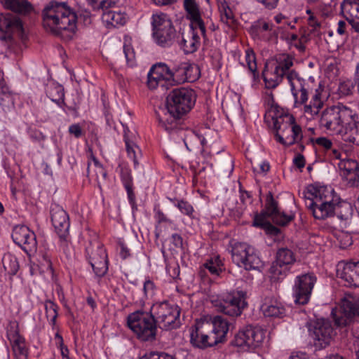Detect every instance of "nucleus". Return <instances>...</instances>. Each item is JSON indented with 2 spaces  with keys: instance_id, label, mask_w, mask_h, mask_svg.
<instances>
[{
  "instance_id": "f257e3e1",
  "label": "nucleus",
  "mask_w": 359,
  "mask_h": 359,
  "mask_svg": "<svg viewBox=\"0 0 359 359\" xmlns=\"http://www.w3.org/2000/svg\"><path fill=\"white\" fill-rule=\"evenodd\" d=\"M196 97L192 89H173L166 97L165 107L156 111L160 126L169 133H184L181 118L194 106Z\"/></svg>"
},
{
  "instance_id": "f03ea898",
  "label": "nucleus",
  "mask_w": 359,
  "mask_h": 359,
  "mask_svg": "<svg viewBox=\"0 0 359 359\" xmlns=\"http://www.w3.org/2000/svg\"><path fill=\"white\" fill-rule=\"evenodd\" d=\"M306 205L316 219L334 217L340 205V197L331 187L311 184L304 191Z\"/></svg>"
},
{
  "instance_id": "7ed1b4c3",
  "label": "nucleus",
  "mask_w": 359,
  "mask_h": 359,
  "mask_svg": "<svg viewBox=\"0 0 359 359\" xmlns=\"http://www.w3.org/2000/svg\"><path fill=\"white\" fill-rule=\"evenodd\" d=\"M229 322L221 316H214L210 321H196L190 332V341L195 347L205 349L226 340Z\"/></svg>"
},
{
  "instance_id": "20e7f679",
  "label": "nucleus",
  "mask_w": 359,
  "mask_h": 359,
  "mask_svg": "<svg viewBox=\"0 0 359 359\" xmlns=\"http://www.w3.org/2000/svg\"><path fill=\"white\" fill-rule=\"evenodd\" d=\"M43 25L47 32L60 35L62 31L74 33L77 15L67 2L51 1L42 12Z\"/></svg>"
},
{
  "instance_id": "39448f33",
  "label": "nucleus",
  "mask_w": 359,
  "mask_h": 359,
  "mask_svg": "<svg viewBox=\"0 0 359 359\" xmlns=\"http://www.w3.org/2000/svg\"><path fill=\"white\" fill-rule=\"evenodd\" d=\"M287 81L291 87V92L294 99V106L303 105V111L308 118H314L318 116L320 110L324 105L321 100V93L316 89L312 95L311 101L308 103L309 85L306 81L300 78L296 72H291L287 75Z\"/></svg>"
},
{
  "instance_id": "423d86ee",
  "label": "nucleus",
  "mask_w": 359,
  "mask_h": 359,
  "mask_svg": "<svg viewBox=\"0 0 359 359\" xmlns=\"http://www.w3.org/2000/svg\"><path fill=\"white\" fill-rule=\"evenodd\" d=\"M24 30L18 15L11 13H0V40L4 43L8 53L20 54L21 46L16 38L23 40Z\"/></svg>"
},
{
  "instance_id": "0eeeda50",
  "label": "nucleus",
  "mask_w": 359,
  "mask_h": 359,
  "mask_svg": "<svg viewBox=\"0 0 359 359\" xmlns=\"http://www.w3.org/2000/svg\"><path fill=\"white\" fill-rule=\"evenodd\" d=\"M355 111L343 104H337L325 109L319 116V126L336 134L347 131V127L353 122Z\"/></svg>"
},
{
  "instance_id": "6e6552de",
  "label": "nucleus",
  "mask_w": 359,
  "mask_h": 359,
  "mask_svg": "<svg viewBox=\"0 0 359 359\" xmlns=\"http://www.w3.org/2000/svg\"><path fill=\"white\" fill-rule=\"evenodd\" d=\"M127 323L140 340L148 341L155 339L157 324L151 313L137 311L128 316Z\"/></svg>"
},
{
  "instance_id": "1a4fd4ad",
  "label": "nucleus",
  "mask_w": 359,
  "mask_h": 359,
  "mask_svg": "<svg viewBox=\"0 0 359 359\" xmlns=\"http://www.w3.org/2000/svg\"><path fill=\"white\" fill-rule=\"evenodd\" d=\"M152 37L161 47H169L177 39L178 32L170 19L165 13L153 14L151 17Z\"/></svg>"
},
{
  "instance_id": "9d476101",
  "label": "nucleus",
  "mask_w": 359,
  "mask_h": 359,
  "mask_svg": "<svg viewBox=\"0 0 359 359\" xmlns=\"http://www.w3.org/2000/svg\"><path fill=\"white\" fill-rule=\"evenodd\" d=\"M231 258L238 266L247 271H260L263 263L257 252L252 246L245 243H236L231 250Z\"/></svg>"
},
{
  "instance_id": "9b49d317",
  "label": "nucleus",
  "mask_w": 359,
  "mask_h": 359,
  "mask_svg": "<svg viewBox=\"0 0 359 359\" xmlns=\"http://www.w3.org/2000/svg\"><path fill=\"white\" fill-rule=\"evenodd\" d=\"M155 320L157 325L163 330L176 329L180 325V309L175 304L163 302L153 306Z\"/></svg>"
},
{
  "instance_id": "f8f14e48",
  "label": "nucleus",
  "mask_w": 359,
  "mask_h": 359,
  "mask_svg": "<svg viewBox=\"0 0 359 359\" xmlns=\"http://www.w3.org/2000/svg\"><path fill=\"white\" fill-rule=\"evenodd\" d=\"M247 305L246 293L243 291L233 292L215 302L217 311L231 317L241 316Z\"/></svg>"
},
{
  "instance_id": "ddd939ff",
  "label": "nucleus",
  "mask_w": 359,
  "mask_h": 359,
  "mask_svg": "<svg viewBox=\"0 0 359 359\" xmlns=\"http://www.w3.org/2000/svg\"><path fill=\"white\" fill-rule=\"evenodd\" d=\"M332 315L337 326H346L355 317L359 316V297L346 294L341 300L340 309H333Z\"/></svg>"
},
{
  "instance_id": "4468645a",
  "label": "nucleus",
  "mask_w": 359,
  "mask_h": 359,
  "mask_svg": "<svg viewBox=\"0 0 359 359\" xmlns=\"http://www.w3.org/2000/svg\"><path fill=\"white\" fill-rule=\"evenodd\" d=\"M265 333L262 329L258 327L248 325L235 335L231 344L233 346L251 351L259 347L263 343Z\"/></svg>"
},
{
  "instance_id": "2eb2a0df",
  "label": "nucleus",
  "mask_w": 359,
  "mask_h": 359,
  "mask_svg": "<svg viewBox=\"0 0 359 359\" xmlns=\"http://www.w3.org/2000/svg\"><path fill=\"white\" fill-rule=\"evenodd\" d=\"M316 281L317 278L313 273H306L296 277L292 287V296L296 304H308Z\"/></svg>"
},
{
  "instance_id": "dca6fc26",
  "label": "nucleus",
  "mask_w": 359,
  "mask_h": 359,
  "mask_svg": "<svg viewBox=\"0 0 359 359\" xmlns=\"http://www.w3.org/2000/svg\"><path fill=\"white\" fill-rule=\"evenodd\" d=\"M310 335L316 349L321 350L330 345L334 332L331 322L327 319H318L309 328Z\"/></svg>"
},
{
  "instance_id": "f3484780",
  "label": "nucleus",
  "mask_w": 359,
  "mask_h": 359,
  "mask_svg": "<svg viewBox=\"0 0 359 359\" xmlns=\"http://www.w3.org/2000/svg\"><path fill=\"white\" fill-rule=\"evenodd\" d=\"M295 262V255L291 250L287 248H280L276 252V260L269 269L271 278L276 280H283Z\"/></svg>"
},
{
  "instance_id": "a211bd4d",
  "label": "nucleus",
  "mask_w": 359,
  "mask_h": 359,
  "mask_svg": "<svg viewBox=\"0 0 359 359\" xmlns=\"http://www.w3.org/2000/svg\"><path fill=\"white\" fill-rule=\"evenodd\" d=\"M265 121L275 134H281L293 126H297L292 115L280 112L278 107L272 105L264 116Z\"/></svg>"
},
{
  "instance_id": "6ab92c4d",
  "label": "nucleus",
  "mask_w": 359,
  "mask_h": 359,
  "mask_svg": "<svg viewBox=\"0 0 359 359\" xmlns=\"http://www.w3.org/2000/svg\"><path fill=\"white\" fill-rule=\"evenodd\" d=\"M12 238L25 252L36 250L37 243L35 233L25 225H16L12 232Z\"/></svg>"
},
{
  "instance_id": "aec40b11",
  "label": "nucleus",
  "mask_w": 359,
  "mask_h": 359,
  "mask_svg": "<svg viewBox=\"0 0 359 359\" xmlns=\"http://www.w3.org/2000/svg\"><path fill=\"white\" fill-rule=\"evenodd\" d=\"M171 83V69L165 63L153 65L147 74V85L151 89L158 86H164L165 83Z\"/></svg>"
},
{
  "instance_id": "412c9836",
  "label": "nucleus",
  "mask_w": 359,
  "mask_h": 359,
  "mask_svg": "<svg viewBox=\"0 0 359 359\" xmlns=\"http://www.w3.org/2000/svg\"><path fill=\"white\" fill-rule=\"evenodd\" d=\"M337 275L346 286L359 287V262H339L337 266Z\"/></svg>"
},
{
  "instance_id": "4be33fe9",
  "label": "nucleus",
  "mask_w": 359,
  "mask_h": 359,
  "mask_svg": "<svg viewBox=\"0 0 359 359\" xmlns=\"http://www.w3.org/2000/svg\"><path fill=\"white\" fill-rule=\"evenodd\" d=\"M265 208L266 210L261 213H264L266 218L271 217L278 225L285 226L294 218L292 215H286L279 210L278 202L273 198L271 192H269L266 196Z\"/></svg>"
},
{
  "instance_id": "5701e85b",
  "label": "nucleus",
  "mask_w": 359,
  "mask_h": 359,
  "mask_svg": "<svg viewBox=\"0 0 359 359\" xmlns=\"http://www.w3.org/2000/svg\"><path fill=\"white\" fill-rule=\"evenodd\" d=\"M50 217L53 226L57 235L64 236L69 233V220L66 211L60 205L54 204L50 208Z\"/></svg>"
},
{
  "instance_id": "b1692460",
  "label": "nucleus",
  "mask_w": 359,
  "mask_h": 359,
  "mask_svg": "<svg viewBox=\"0 0 359 359\" xmlns=\"http://www.w3.org/2000/svg\"><path fill=\"white\" fill-rule=\"evenodd\" d=\"M341 13L351 28L359 33V4L351 0H344L341 5Z\"/></svg>"
},
{
  "instance_id": "393cba45",
  "label": "nucleus",
  "mask_w": 359,
  "mask_h": 359,
  "mask_svg": "<svg viewBox=\"0 0 359 359\" xmlns=\"http://www.w3.org/2000/svg\"><path fill=\"white\" fill-rule=\"evenodd\" d=\"M302 128L299 126H293L281 134H275V139L281 144L289 147L302 139Z\"/></svg>"
},
{
  "instance_id": "a878e982",
  "label": "nucleus",
  "mask_w": 359,
  "mask_h": 359,
  "mask_svg": "<svg viewBox=\"0 0 359 359\" xmlns=\"http://www.w3.org/2000/svg\"><path fill=\"white\" fill-rule=\"evenodd\" d=\"M103 13L102 15V20L108 25L117 27L123 25L126 22V15L125 13L121 12L118 9L108 10L107 8L102 9Z\"/></svg>"
},
{
  "instance_id": "bb28decb",
  "label": "nucleus",
  "mask_w": 359,
  "mask_h": 359,
  "mask_svg": "<svg viewBox=\"0 0 359 359\" xmlns=\"http://www.w3.org/2000/svg\"><path fill=\"white\" fill-rule=\"evenodd\" d=\"M274 60L276 62L274 69L276 74L281 75L283 77L286 76L287 79L289 74L294 72V71L287 72L293 65V58L290 55L285 53L278 54L274 57Z\"/></svg>"
},
{
  "instance_id": "cd10ccee",
  "label": "nucleus",
  "mask_w": 359,
  "mask_h": 359,
  "mask_svg": "<svg viewBox=\"0 0 359 359\" xmlns=\"http://www.w3.org/2000/svg\"><path fill=\"white\" fill-rule=\"evenodd\" d=\"M121 177L122 183L127 191L129 202L132 205H133L135 203V195L133 191L131 170L126 168H121Z\"/></svg>"
},
{
  "instance_id": "c85d7f7f",
  "label": "nucleus",
  "mask_w": 359,
  "mask_h": 359,
  "mask_svg": "<svg viewBox=\"0 0 359 359\" xmlns=\"http://www.w3.org/2000/svg\"><path fill=\"white\" fill-rule=\"evenodd\" d=\"M200 43V37L197 32H192L191 35L187 39L182 38L180 46L185 54H190L197 50Z\"/></svg>"
},
{
  "instance_id": "c756f323",
  "label": "nucleus",
  "mask_w": 359,
  "mask_h": 359,
  "mask_svg": "<svg viewBox=\"0 0 359 359\" xmlns=\"http://www.w3.org/2000/svg\"><path fill=\"white\" fill-rule=\"evenodd\" d=\"M47 96L59 106H62L64 102V89L61 85L57 83H50L46 89Z\"/></svg>"
},
{
  "instance_id": "7c9ffc66",
  "label": "nucleus",
  "mask_w": 359,
  "mask_h": 359,
  "mask_svg": "<svg viewBox=\"0 0 359 359\" xmlns=\"http://www.w3.org/2000/svg\"><path fill=\"white\" fill-rule=\"evenodd\" d=\"M253 225L264 229L267 233L271 235H278L280 232L279 229L272 225L267 218H266L264 213L255 215Z\"/></svg>"
},
{
  "instance_id": "2f4dec72",
  "label": "nucleus",
  "mask_w": 359,
  "mask_h": 359,
  "mask_svg": "<svg viewBox=\"0 0 359 359\" xmlns=\"http://www.w3.org/2000/svg\"><path fill=\"white\" fill-rule=\"evenodd\" d=\"M217 6L220 13L221 21L229 27H231L235 22V19L233 11L228 4L225 0H217Z\"/></svg>"
},
{
  "instance_id": "473e14b6",
  "label": "nucleus",
  "mask_w": 359,
  "mask_h": 359,
  "mask_svg": "<svg viewBox=\"0 0 359 359\" xmlns=\"http://www.w3.org/2000/svg\"><path fill=\"white\" fill-rule=\"evenodd\" d=\"M338 167L343 177H348L349 175H355L359 170L358 162L353 159L343 158L338 163Z\"/></svg>"
},
{
  "instance_id": "72a5a7b5",
  "label": "nucleus",
  "mask_w": 359,
  "mask_h": 359,
  "mask_svg": "<svg viewBox=\"0 0 359 359\" xmlns=\"http://www.w3.org/2000/svg\"><path fill=\"white\" fill-rule=\"evenodd\" d=\"M262 309L264 314L269 317H280L285 313V309L280 302L277 301L272 302L271 303L265 302L262 306Z\"/></svg>"
},
{
  "instance_id": "f704fd0d",
  "label": "nucleus",
  "mask_w": 359,
  "mask_h": 359,
  "mask_svg": "<svg viewBox=\"0 0 359 359\" xmlns=\"http://www.w3.org/2000/svg\"><path fill=\"white\" fill-rule=\"evenodd\" d=\"M187 62H181L171 69V83H183L187 81L186 76Z\"/></svg>"
},
{
  "instance_id": "c9c22d12",
  "label": "nucleus",
  "mask_w": 359,
  "mask_h": 359,
  "mask_svg": "<svg viewBox=\"0 0 359 359\" xmlns=\"http://www.w3.org/2000/svg\"><path fill=\"white\" fill-rule=\"evenodd\" d=\"M86 252L88 257L89 262H93L95 260L100 261L107 258L105 249L99 243L96 245H91L86 248Z\"/></svg>"
},
{
  "instance_id": "e433bc0d",
  "label": "nucleus",
  "mask_w": 359,
  "mask_h": 359,
  "mask_svg": "<svg viewBox=\"0 0 359 359\" xmlns=\"http://www.w3.org/2000/svg\"><path fill=\"white\" fill-rule=\"evenodd\" d=\"M4 268L11 276H15L19 270V263L15 257L8 255L2 259Z\"/></svg>"
},
{
  "instance_id": "4c0bfd02",
  "label": "nucleus",
  "mask_w": 359,
  "mask_h": 359,
  "mask_svg": "<svg viewBox=\"0 0 359 359\" xmlns=\"http://www.w3.org/2000/svg\"><path fill=\"white\" fill-rule=\"evenodd\" d=\"M171 201L174 202V205L177 207L182 214L187 215L191 219H194V209L192 205L184 200H177V199H170Z\"/></svg>"
},
{
  "instance_id": "58836bf2",
  "label": "nucleus",
  "mask_w": 359,
  "mask_h": 359,
  "mask_svg": "<svg viewBox=\"0 0 359 359\" xmlns=\"http://www.w3.org/2000/svg\"><path fill=\"white\" fill-rule=\"evenodd\" d=\"M355 118L352 123L347 127V130H350L351 135L348 138V140L353 144L359 146V121L358 116L355 112Z\"/></svg>"
},
{
  "instance_id": "ea45409f",
  "label": "nucleus",
  "mask_w": 359,
  "mask_h": 359,
  "mask_svg": "<svg viewBox=\"0 0 359 359\" xmlns=\"http://www.w3.org/2000/svg\"><path fill=\"white\" fill-rule=\"evenodd\" d=\"M184 8L187 13V18L189 20H197L196 17L201 15L199 6L196 0H184Z\"/></svg>"
},
{
  "instance_id": "a19ab883",
  "label": "nucleus",
  "mask_w": 359,
  "mask_h": 359,
  "mask_svg": "<svg viewBox=\"0 0 359 359\" xmlns=\"http://www.w3.org/2000/svg\"><path fill=\"white\" fill-rule=\"evenodd\" d=\"M203 268L201 269L199 271V275L201 277L205 276V270H208L210 274L215 276H218L219 273L222 271L221 268L219 267V264L217 262H214L212 259L208 260L206 263L203 264Z\"/></svg>"
},
{
  "instance_id": "79ce46f5",
  "label": "nucleus",
  "mask_w": 359,
  "mask_h": 359,
  "mask_svg": "<svg viewBox=\"0 0 359 359\" xmlns=\"http://www.w3.org/2000/svg\"><path fill=\"white\" fill-rule=\"evenodd\" d=\"M336 214L337 217L341 220H348L352 215V208L348 203L342 202L340 200V205L339 206Z\"/></svg>"
},
{
  "instance_id": "37998d69",
  "label": "nucleus",
  "mask_w": 359,
  "mask_h": 359,
  "mask_svg": "<svg viewBox=\"0 0 359 359\" xmlns=\"http://www.w3.org/2000/svg\"><path fill=\"white\" fill-rule=\"evenodd\" d=\"M46 317L53 325H55L57 317V306L52 301L47 300L44 304Z\"/></svg>"
},
{
  "instance_id": "c03bdc74",
  "label": "nucleus",
  "mask_w": 359,
  "mask_h": 359,
  "mask_svg": "<svg viewBox=\"0 0 359 359\" xmlns=\"http://www.w3.org/2000/svg\"><path fill=\"white\" fill-rule=\"evenodd\" d=\"M95 275L102 277L105 275L108 270V260L107 259H100V261L95 260L93 262L90 263Z\"/></svg>"
},
{
  "instance_id": "a18cd8bd",
  "label": "nucleus",
  "mask_w": 359,
  "mask_h": 359,
  "mask_svg": "<svg viewBox=\"0 0 359 359\" xmlns=\"http://www.w3.org/2000/svg\"><path fill=\"white\" fill-rule=\"evenodd\" d=\"M263 76L266 88L271 89L276 88L282 82L283 79L281 75L276 74L275 71L270 76L265 74H263Z\"/></svg>"
},
{
  "instance_id": "49530a36",
  "label": "nucleus",
  "mask_w": 359,
  "mask_h": 359,
  "mask_svg": "<svg viewBox=\"0 0 359 359\" xmlns=\"http://www.w3.org/2000/svg\"><path fill=\"white\" fill-rule=\"evenodd\" d=\"M0 92V104L4 110L10 109L14 105L13 95L7 91V88L4 87L1 88Z\"/></svg>"
},
{
  "instance_id": "de8ad7c7",
  "label": "nucleus",
  "mask_w": 359,
  "mask_h": 359,
  "mask_svg": "<svg viewBox=\"0 0 359 359\" xmlns=\"http://www.w3.org/2000/svg\"><path fill=\"white\" fill-rule=\"evenodd\" d=\"M186 76H187V82H194L198 80L201 75L199 67L195 64L187 62Z\"/></svg>"
},
{
  "instance_id": "09e8293b",
  "label": "nucleus",
  "mask_w": 359,
  "mask_h": 359,
  "mask_svg": "<svg viewBox=\"0 0 359 359\" xmlns=\"http://www.w3.org/2000/svg\"><path fill=\"white\" fill-rule=\"evenodd\" d=\"M245 61L248 65L249 70L252 72L254 79L258 78V74L257 72V63L255 55L252 50H248L245 55Z\"/></svg>"
},
{
  "instance_id": "8fccbe9b",
  "label": "nucleus",
  "mask_w": 359,
  "mask_h": 359,
  "mask_svg": "<svg viewBox=\"0 0 359 359\" xmlns=\"http://www.w3.org/2000/svg\"><path fill=\"white\" fill-rule=\"evenodd\" d=\"M196 18H197V20L190 19V21H191L190 28L191 29V32H195V30L196 29H199V30L201 33V35L204 38H205L206 37V29H205V24L203 22V20H202L201 15H198V17H196Z\"/></svg>"
},
{
  "instance_id": "3c124183",
  "label": "nucleus",
  "mask_w": 359,
  "mask_h": 359,
  "mask_svg": "<svg viewBox=\"0 0 359 359\" xmlns=\"http://www.w3.org/2000/svg\"><path fill=\"white\" fill-rule=\"evenodd\" d=\"M13 350L17 357H27V350L24 342L20 339L15 340Z\"/></svg>"
},
{
  "instance_id": "603ef678",
  "label": "nucleus",
  "mask_w": 359,
  "mask_h": 359,
  "mask_svg": "<svg viewBox=\"0 0 359 359\" xmlns=\"http://www.w3.org/2000/svg\"><path fill=\"white\" fill-rule=\"evenodd\" d=\"M60 238V248L63 251V252L67 256H70L72 254V249L69 245V241L68 239L69 233H64V236L61 235H57Z\"/></svg>"
},
{
  "instance_id": "864d4df0",
  "label": "nucleus",
  "mask_w": 359,
  "mask_h": 359,
  "mask_svg": "<svg viewBox=\"0 0 359 359\" xmlns=\"http://www.w3.org/2000/svg\"><path fill=\"white\" fill-rule=\"evenodd\" d=\"M95 9H104L111 7L116 0H88Z\"/></svg>"
},
{
  "instance_id": "5fc2aeb1",
  "label": "nucleus",
  "mask_w": 359,
  "mask_h": 359,
  "mask_svg": "<svg viewBox=\"0 0 359 359\" xmlns=\"http://www.w3.org/2000/svg\"><path fill=\"white\" fill-rule=\"evenodd\" d=\"M254 27L258 33H262L264 32H273V33L275 34L276 32L273 29V24L265 21H257L254 25Z\"/></svg>"
},
{
  "instance_id": "6e6d98bb",
  "label": "nucleus",
  "mask_w": 359,
  "mask_h": 359,
  "mask_svg": "<svg viewBox=\"0 0 359 359\" xmlns=\"http://www.w3.org/2000/svg\"><path fill=\"white\" fill-rule=\"evenodd\" d=\"M140 359H175L172 355L164 352H150L145 353Z\"/></svg>"
},
{
  "instance_id": "4d7b16f0",
  "label": "nucleus",
  "mask_w": 359,
  "mask_h": 359,
  "mask_svg": "<svg viewBox=\"0 0 359 359\" xmlns=\"http://www.w3.org/2000/svg\"><path fill=\"white\" fill-rule=\"evenodd\" d=\"M154 219L156 222L158 224L161 223H168L172 224V220L170 219L163 212V211L159 208V207L154 208Z\"/></svg>"
},
{
  "instance_id": "13d9d810",
  "label": "nucleus",
  "mask_w": 359,
  "mask_h": 359,
  "mask_svg": "<svg viewBox=\"0 0 359 359\" xmlns=\"http://www.w3.org/2000/svg\"><path fill=\"white\" fill-rule=\"evenodd\" d=\"M313 142L323 148H324L327 151L330 149H332V142L330 140L325 137H320L313 140Z\"/></svg>"
},
{
  "instance_id": "bf43d9fd",
  "label": "nucleus",
  "mask_w": 359,
  "mask_h": 359,
  "mask_svg": "<svg viewBox=\"0 0 359 359\" xmlns=\"http://www.w3.org/2000/svg\"><path fill=\"white\" fill-rule=\"evenodd\" d=\"M339 241L340 243V247L341 248H346L350 246L353 243L352 237L350 234L348 233H341L339 236Z\"/></svg>"
},
{
  "instance_id": "052dcab7",
  "label": "nucleus",
  "mask_w": 359,
  "mask_h": 359,
  "mask_svg": "<svg viewBox=\"0 0 359 359\" xmlns=\"http://www.w3.org/2000/svg\"><path fill=\"white\" fill-rule=\"evenodd\" d=\"M123 52L125 54L127 62L133 63L135 59V52L133 48L130 45L123 46Z\"/></svg>"
},
{
  "instance_id": "680f3d73",
  "label": "nucleus",
  "mask_w": 359,
  "mask_h": 359,
  "mask_svg": "<svg viewBox=\"0 0 359 359\" xmlns=\"http://www.w3.org/2000/svg\"><path fill=\"white\" fill-rule=\"evenodd\" d=\"M124 140H125V142H126L127 152H128L129 156L133 159L135 164H136L137 160H136V156H135V151L134 150V147H135V145H134L133 144H131L126 135L124 137Z\"/></svg>"
},
{
  "instance_id": "e2e57ef3",
  "label": "nucleus",
  "mask_w": 359,
  "mask_h": 359,
  "mask_svg": "<svg viewBox=\"0 0 359 359\" xmlns=\"http://www.w3.org/2000/svg\"><path fill=\"white\" fill-rule=\"evenodd\" d=\"M262 4L265 8L268 10H273L278 6L279 0H256Z\"/></svg>"
},
{
  "instance_id": "0e129e2a",
  "label": "nucleus",
  "mask_w": 359,
  "mask_h": 359,
  "mask_svg": "<svg viewBox=\"0 0 359 359\" xmlns=\"http://www.w3.org/2000/svg\"><path fill=\"white\" fill-rule=\"evenodd\" d=\"M154 287H155L154 283L151 280H146L144 283V287H143L145 295L146 296L153 295Z\"/></svg>"
},
{
  "instance_id": "69168bd1",
  "label": "nucleus",
  "mask_w": 359,
  "mask_h": 359,
  "mask_svg": "<svg viewBox=\"0 0 359 359\" xmlns=\"http://www.w3.org/2000/svg\"><path fill=\"white\" fill-rule=\"evenodd\" d=\"M251 194L250 192L243 190L240 187V201L243 205H246L248 203H251Z\"/></svg>"
},
{
  "instance_id": "338daca9",
  "label": "nucleus",
  "mask_w": 359,
  "mask_h": 359,
  "mask_svg": "<svg viewBox=\"0 0 359 359\" xmlns=\"http://www.w3.org/2000/svg\"><path fill=\"white\" fill-rule=\"evenodd\" d=\"M69 132L79 138L82 135V129L79 124H72L69 127Z\"/></svg>"
},
{
  "instance_id": "774afa93",
  "label": "nucleus",
  "mask_w": 359,
  "mask_h": 359,
  "mask_svg": "<svg viewBox=\"0 0 359 359\" xmlns=\"http://www.w3.org/2000/svg\"><path fill=\"white\" fill-rule=\"evenodd\" d=\"M327 152L332 159L341 160V152L339 149L333 147V146H332V149H330Z\"/></svg>"
}]
</instances>
